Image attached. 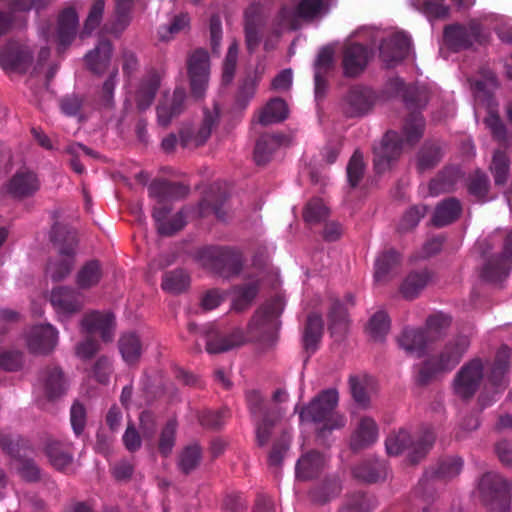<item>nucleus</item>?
Returning a JSON list of instances; mask_svg holds the SVG:
<instances>
[{"label":"nucleus","instance_id":"1","mask_svg":"<svg viewBox=\"0 0 512 512\" xmlns=\"http://www.w3.org/2000/svg\"><path fill=\"white\" fill-rule=\"evenodd\" d=\"M381 39L380 57L387 66H393L411 52V40L403 32H393L387 37L373 27H361L355 30L345 45L343 70L346 76H357L366 67L372 53L371 46Z\"/></svg>","mask_w":512,"mask_h":512},{"label":"nucleus","instance_id":"2","mask_svg":"<svg viewBox=\"0 0 512 512\" xmlns=\"http://www.w3.org/2000/svg\"><path fill=\"white\" fill-rule=\"evenodd\" d=\"M510 351L507 347H501L496 355L494 363L486 372L484 378V366L480 359H473L466 363L456 374L453 380V392L462 399L472 397L485 380V384L497 390L504 389L508 385V367Z\"/></svg>","mask_w":512,"mask_h":512},{"label":"nucleus","instance_id":"3","mask_svg":"<svg viewBox=\"0 0 512 512\" xmlns=\"http://www.w3.org/2000/svg\"><path fill=\"white\" fill-rule=\"evenodd\" d=\"M337 404V391L325 390L300 411V420L302 423H313L318 438L325 439L332 431L346 424L345 417L335 410Z\"/></svg>","mask_w":512,"mask_h":512},{"label":"nucleus","instance_id":"4","mask_svg":"<svg viewBox=\"0 0 512 512\" xmlns=\"http://www.w3.org/2000/svg\"><path fill=\"white\" fill-rule=\"evenodd\" d=\"M424 121L420 115L413 116L404 127V140H399L396 132L385 134L379 145L374 148V165L381 173L390 167L392 161L398 158L404 143L413 144L422 136Z\"/></svg>","mask_w":512,"mask_h":512},{"label":"nucleus","instance_id":"5","mask_svg":"<svg viewBox=\"0 0 512 512\" xmlns=\"http://www.w3.org/2000/svg\"><path fill=\"white\" fill-rule=\"evenodd\" d=\"M450 325V318L442 313L434 314L427 320V329L407 328L398 337V345L407 355L412 357H421L429 342L442 329Z\"/></svg>","mask_w":512,"mask_h":512},{"label":"nucleus","instance_id":"6","mask_svg":"<svg viewBox=\"0 0 512 512\" xmlns=\"http://www.w3.org/2000/svg\"><path fill=\"white\" fill-rule=\"evenodd\" d=\"M470 341L466 336H459L449 342L436 356L429 358L419 370L418 380L426 382L438 373L451 370L467 351Z\"/></svg>","mask_w":512,"mask_h":512},{"label":"nucleus","instance_id":"7","mask_svg":"<svg viewBox=\"0 0 512 512\" xmlns=\"http://www.w3.org/2000/svg\"><path fill=\"white\" fill-rule=\"evenodd\" d=\"M333 5V0H299L293 8H283L279 15V25L283 30L298 27L299 20L316 21L325 17Z\"/></svg>","mask_w":512,"mask_h":512},{"label":"nucleus","instance_id":"8","mask_svg":"<svg viewBox=\"0 0 512 512\" xmlns=\"http://www.w3.org/2000/svg\"><path fill=\"white\" fill-rule=\"evenodd\" d=\"M434 439L433 432L428 431L417 442H411L410 434L406 430H399L387 437L386 452L389 456H399L407 451L410 462L415 463L432 447Z\"/></svg>","mask_w":512,"mask_h":512},{"label":"nucleus","instance_id":"9","mask_svg":"<svg viewBox=\"0 0 512 512\" xmlns=\"http://www.w3.org/2000/svg\"><path fill=\"white\" fill-rule=\"evenodd\" d=\"M49 300L60 321H67L84 307L82 293L69 286L54 287Z\"/></svg>","mask_w":512,"mask_h":512},{"label":"nucleus","instance_id":"10","mask_svg":"<svg viewBox=\"0 0 512 512\" xmlns=\"http://www.w3.org/2000/svg\"><path fill=\"white\" fill-rule=\"evenodd\" d=\"M33 52L31 49L14 39H10L0 47V66L5 71L26 73L31 67Z\"/></svg>","mask_w":512,"mask_h":512},{"label":"nucleus","instance_id":"11","mask_svg":"<svg viewBox=\"0 0 512 512\" xmlns=\"http://www.w3.org/2000/svg\"><path fill=\"white\" fill-rule=\"evenodd\" d=\"M485 38L486 34L476 21L470 22L467 26L451 25L444 31L446 44L454 50L467 48L474 42H482Z\"/></svg>","mask_w":512,"mask_h":512},{"label":"nucleus","instance_id":"12","mask_svg":"<svg viewBox=\"0 0 512 512\" xmlns=\"http://www.w3.org/2000/svg\"><path fill=\"white\" fill-rule=\"evenodd\" d=\"M374 93L364 87H353L343 97L341 110L346 117H362L372 110Z\"/></svg>","mask_w":512,"mask_h":512},{"label":"nucleus","instance_id":"13","mask_svg":"<svg viewBox=\"0 0 512 512\" xmlns=\"http://www.w3.org/2000/svg\"><path fill=\"white\" fill-rule=\"evenodd\" d=\"M283 309L284 304L282 300L276 298L261 308L252 320V326L255 327V329L267 333L270 343L276 340V332L279 328L278 318Z\"/></svg>","mask_w":512,"mask_h":512},{"label":"nucleus","instance_id":"14","mask_svg":"<svg viewBox=\"0 0 512 512\" xmlns=\"http://www.w3.org/2000/svg\"><path fill=\"white\" fill-rule=\"evenodd\" d=\"M80 324L84 332L98 333L104 342H110L113 339L115 316L111 312L91 311L83 316Z\"/></svg>","mask_w":512,"mask_h":512},{"label":"nucleus","instance_id":"15","mask_svg":"<svg viewBox=\"0 0 512 512\" xmlns=\"http://www.w3.org/2000/svg\"><path fill=\"white\" fill-rule=\"evenodd\" d=\"M79 27V16L75 8L68 7L64 9L57 22V50L58 53H63L74 41Z\"/></svg>","mask_w":512,"mask_h":512},{"label":"nucleus","instance_id":"16","mask_svg":"<svg viewBox=\"0 0 512 512\" xmlns=\"http://www.w3.org/2000/svg\"><path fill=\"white\" fill-rule=\"evenodd\" d=\"M58 342V332L50 324L34 326L27 337V345L34 354L50 353Z\"/></svg>","mask_w":512,"mask_h":512},{"label":"nucleus","instance_id":"17","mask_svg":"<svg viewBox=\"0 0 512 512\" xmlns=\"http://www.w3.org/2000/svg\"><path fill=\"white\" fill-rule=\"evenodd\" d=\"M40 189L37 175L30 170L17 171L6 185L9 195L16 199H24L33 196Z\"/></svg>","mask_w":512,"mask_h":512},{"label":"nucleus","instance_id":"18","mask_svg":"<svg viewBox=\"0 0 512 512\" xmlns=\"http://www.w3.org/2000/svg\"><path fill=\"white\" fill-rule=\"evenodd\" d=\"M185 99L186 92L182 87H176L170 97H165L156 108L158 124L164 128L168 127L171 121L184 111Z\"/></svg>","mask_w":512,"mask_h":512},{"label":"nucleus","instance_id":"19","mask_svg":"<svg viewBox=\"0 0 512 512\" xmlns=\"http://www.w3.org/2000/svg\"><path fill=\"white\" fill-rule=\"evenodd\" d=\"M148 194L159 203L179 200L189 194V186L165 179H155L148 186Z\"/></svg>","mask_w":512,"mask_h":512},{"label":"nucleus","instance_id":"20","mask_svg":"<svg viewBox=\"0 0 512 512\" xmlns=\"http://www.w3.org/2000/svg\"><path fill=\"white\" fill-rule=\"evenodd\" d=\"M161 76L155 69H151L140 81L135 94V102L138 110L148 109L160 88Z\"/></svg>","mask_w":512,"mask_h":512},{"label":"nucleus","instance_id":"21","mask_svg":"<svg viewBox=\"0 0 512 512\" xmlns=\"http://www.w3.org/2000/svg\"><path fill=\"white\" fill-rule=\"evenodd\" d=\"M44 453L50 464L62 471L73 462V445L57 439H48L44 445Z\"/></svg>","mask_w":512,"mask_h":512},{"label":"nucleus","instance_id":"22","mask_svg":"<svg viewBox=\"0 0 512 512\" xmlns=\"http://www.w3.org/2000/svg\"><path fill=\"white\" fill-rule=\"evenodd\" d=\"M448 0H409L411 6L431 18H443L448 15ZM458 8H468L474 5L475 0H450Z\"/></svg>","mask_w":512,"mask_h":512},{"label":"nucleus","instance_id":"23","mask_svg":"<svg viewBox=\"0 0 512 512\" xmlns=\"http://www.w3.org/2000/svg\"><path fill=\"white\" fill-rule=\"evenodd\" d=\"M113 52V45L108 39H101L98 45L85 55L88 69L97 75H102L108 68Z\"/></svg>","mask_w":512,"mask_h":512},{"label":"nucleus","instance_id":"24","mask_svg":"<svg viewBox=\"0 0 512 512\" xmlns=\"http://www.w3.org/2000/svg\"><path fill=\"white\" fill-rule=\"evenodd\" d=\"M246 45L252 51L260 42V34L263 24L261 7L258 4L249 6L244 15Z\"/></svg>","mask_w":512,"mask_h":512},{"label":"nucleus","instance_id":"25","mask_svg":"<svg viewBox=\"0 0 512 512\" xmlns=\"http://www.w3.org/2000/svg\"><path fill=\"white\" fill-rule=\"evenodd\" d=\"M209 56L205 50L194 51V101L204 95L209 80Z\"/></svg>","mask_w":512,"mask_h":512},{"label":"nucleus","instance_id":"26","mask_svg":"<svg viewBox=\"0 0 512 512\" xmlns=\"http://www.w3.org/2000/svg\"><path fill=\"white\" fill-rule=\"evenodd\" d=\"M378 438V427L375 421L363 416L360 418L351 437V446L353 449L365 448L373 444Z\"/></svg>","mask_w":512,"mask_h":512},{"label":"nucleus","instance_id":"27","mask_svg":"<svg viewBox=\"0 0 512 512\" xmlns=\"http://www.w3.org/2000/svg\"><path fill=\"white\" fill-rule=\"evenodd\" d=\"M50 239L59 248L60 254L75 256L78 241L74 229L55 223L51 229Z\"/></svg>","mask_w":512,"mask_h":512},{"label":"nucleus","instance_id":"28","mask_svg":"<svg viewBox=\"0 0 512 512\" xmlns=\"http://www.w3.org/2000/svg\"><path fill=\"white\" fill-rule=\"evenodd\" d=\"M478 489L485 499L502 500L509 493V484L499 474L491 472L481 478Z\"/></svg>","mask_w":512,"mask_h":512},{"label":"nucleus","instance_id":"29","mask_svg":"<svg viewBox=\"0 0 512 512\" xmlns=\"http://www.w3.org/2000/svg\"><path fill=\"white\" fill-rule=\"evenodd\" d=\"M44 393L49 400H55L65 394L67 389L63 371L57 367H47L43 372Z\"/></svg>","mask_w":512,"mask_h":512},{"label":"nucleus","instance_id":"30","mask_svg":"<svg viewBox=\"0 0 512 512\" xmlns=\"http://www.w3.org/2000/svg\"><path fill=\"white\" fill-rule=\"evenodd\" d=\"M496 86L497 81L495 75L489 70L483 71L481 79L474 80V82L472 83V88L474 91L476 101V116H478L479 114L480 105L485 104L487 102L488 107H490V95L492 91L496 88Z\"/></svg>","mask_w":512,"mask_h":512},{"label":"nucleus","instance_id":"31","mask_svg":"<svg viewBox=\"0 0 512 512\" xmlns=\"http://www.w3.org/2000/svg\"><path fill=\"white\" fill-rule=\"evenodd\" d=\"M326 457L317 452H311L303 455L296 465V476L302 480H308L316 475L324 468Z\"/></svg>","mask_w":512,"mask_h":512},{"label":"nucleus","instance_id":"32","mask_svg":"<svg viewBox=\"0 0 512 512\" xmlns=\"http://www.w3.org/2000/svg\"><path fill=\"white\" fill-rule=\"evenodd\" d=\"M118 346L125 362L129 364L138 362L142 353V343L135 332L123 333L118 340Z\"/></svg>","mask_w":512,"mask_h":512},{"label":"nucleus","instance_id":"33","mask_svg":"<svg viewBox=\"0 0 512 512\" xmlns=\"http://www.w3.org/2000/svg\"><path fill=\"white\" fill-rule=\"evenodd\" d=\"M190 274L188 271L178 268L164 273L161 287L171 294H180L190 286Z\"/></svg>","mask_w":512,"mask_h":512},{"label":"nucleus","instance_id":"34","mask_svg":"<svg viewBox=\"0 0 512 512\" xmlns=\"http://www.w3.org/2000/svg\"><path fill=\"white\" fill-rule=\"evenodd\" d=\"M398 263L399 255L394 250L381 253L375 261V280L377 282H384L389 279Z\"/></svg>","mask_w":512,"mask_h":512},{"label":"nucleus","instance_id":"35","mask_svg":"<svg viewBox=\"0 0 512 512\" xmlns=\"http://www.w3.org/2000/svg\"><path fill=\"white\" fill-rule=\"evenodd\" d=\"M287 115L286 103L281 99H273L259 112L257 120L262 125H269L284 120Z\"/></svg>","mask_w":512,"mask_h":512},{"label":"nucleus","instance_id":"36","mask_svg":"<svg viewBox=\"0 0 512 512\" xmlns=\"http://www.w3.org/2000/svg\"><path fill=\"white\" fill-rule=\"evenodd\" d=\"M102 278L101 264L97 260H90L78 271L76 283L80 289H89L97 285Z\"/></svg>","mask_w":512,"mask_h":512},{"label":"nucleus","instance_id":"37","mask_svg":"<svg viewBox=\"0 0 512 512\" xmlns=\"http://www.w3.org/2000/svg\"><path fill=\"white\" fill-rule=\"evenodd\" d=\"M75 264V256L59 253L56 260L49 261L47 265V274L52 281L60 282L64 280L72 271Z\"/></svg>","mask_w":512,"mask_h":512},{"label":"nucleus","instance_id":"38","mask_svg":"<svg viewBox=\"0 0 512 512\" xmlns=\"http://www.w3.org/2000/svg\"><path fill=\"white\" fill-rule=\"evenodd\" d=\"M323 322L319 315L311 314L307 319L304 330L303 343L307 351H315L321 339Z\"/></svg>","mask_w":512,"mask_h":512},{"label":"nucleus","instance_id":"39","mask_svg":"<svg viewBox=\"0 0 512 512\" xmlns=\"http://www.w3.org/2000/svg\"><path fill=\"white\" fill-rule=\"evenodd\" d=\"M333 63V50L329 47L320 50L315 62V93L318 96L324 89V74L330 69Z\"/></svg>","mask_w":512,"mask_h":512},{"label":"nucleus","instance_id":"40","mask_svg":"<svg viewBox=\"0 0 512 512\" xmlns=\"http://www.w3.org/2000/svg\"><path fill=\"white\" fill-rule=\"evenodd\" d=\"M460 211V203L457 200H445L436 207L432 221L436 226L447 225L459 216Z\"/></svg>","mask_w":512,"mask_h":512},{"label":"nucleus","instance_id":"41","mask_svg":"<svg viewBox=\"0 0 512 512\" xmlns=\"http://www.w3.org/2000/svg\"><path fill=\"white\" fill-rule=\"evenodd\" d=\"M106 0H93L80 32V38H86L99 27L105 11Z\"/></svg>","mask_w":512,"mask_h":512},{"label":"nucleus","instance_id":"42","mask_svg":"<svg viewBox=\"0 0 512 512\" xmlns=\"http://www.w3.org/2000/svg\"><path fill=\"white\" fill-rule=\"evenodd\" d=\"M177 433V421L169 419L161 429L158 440V451L163 457H168L175 446Z\"/></svg>","mask_w":512,"mask_h":512},{"label":"nucleus","instance_id":"43","mask_svg":"<svg viewBox=\"0 0 512 512\" xmlns=\"http://www.w3.org/2000/svg\"><path fill=\"white\" fill-rule=\"evenodd\" d=\"M367 332L375 341H381L389 332L390 321L384 311L373 314L367 325Z\"/></svg>","mask_w":512,"mask_h":512},{"label":"nucleus","instance_id":"44","mask_svg":"<svg viewBox=\"0 0 512 512\" xmlns=\"http://www.w3.org/2000/svg\"><path fill=\"white\" fill-rule=\"evenodd\" d=\"M246 341L242 332L237 331L229 337H218L207 342V351L209 353H221L228 351Z\"/></svg>","mask_w":512,"mask_h":512},{"label":"nucleus","instance_id":"45","mask_svg":"<svg viewBox=\"0 0 512 512\" xmlns=\"http://www.w3.org/2000/svg\"><path fill=\"white\" fill-rule=\"evenodd\" d=\"M190 24V16L188 13L174 16L172 22L159 30V38L161 41H169L174 35L188 28Z\"/></svg>","mask_w":512,"mask_h":512},{"label":"nucleus","instance_id":"46","mask_svg":"<svg viewBox=\"0 0 512 512\" xmlns=\"http://www.w3.org/2000/svg\"><path fill=\"white\" fill-rule=\"evenodd\" d=\"M388 469L384 465L360 466L354 469L355 477L369 483L384 480L388 476Z\"/></svg>","mask_w":512,"mask_h":512},{"label":"nucleus","instance_id":"47","mask_svg":"<svg viewBox=\"0 0 512 512\" xmlns=\"http://www.w3.org/2000/svg\"><path fill=\"white\" fill-rule=\"evenodd\" d=\"M427 277L423 274L409 275L401 286V293L405 298L412 299L426 286Z\"/></svg>","mask_w":512,"mask_h":512},{"label":"nucleus","instance_id":"48","mask_svg":"<svg viewBox=\"0 0 512 512\" xmlns=\"http://www.w3.org/2000/svg\"><path fill=\"white\" fill-rule=\"evenodd\" d=\"M16 469L20 477L27 482H37L41 479V470L33 459H18Z\"/></svg>","mask_w":512,"mask_h":512},{"label":"nucleus","instance_id":"49","mask_svg":"<svg viewBox=\"0 0 512 512\" xmlns=\"http://www.w3.org/2000/svg\"><path fill=\"white\" fill-rule=\"evenodd\" d=\"M186 223V217L183 215V211L180 210L170 220H166L162 224H159L157 232L161 236L171 237L182 230Z\"/></svg>","mask_w":512,"mask_h":512},{"label":"nucleus","instance_id":"50","mask_svg":"<svg viewBox=\"0 0 512 512\" xmlns=\"http://www.w3.org/2000/svg\"><path fill=\"white\" fill-rule=\"evenodd\" d=\"M328 215V208L321 199L311 200L305 210L304 219L308 223H316L326 218Z\"/></svg>","mask_w":512,"mask_h":512},{"label":"nucleus","instance_id":"51","mask_svg":"<svg viewBox=\"0 0 512 512\" xmlns=\"http://www.w3.org/2000/svg\"><path fill=\"white\" fill-rule=\"evenodd\" d=\"M508 169L509 164L506 155L503 152H495L493 155L491 171L497 185L503 184L506 181Z\"/></svg>","mask_w":512,"mask_h":512},{"label":"nucleus","instance_id":"52","mask_svg":"<svg viewBox=\"0 0 512 512\" xmlns=\"http://www.w3.org/2000/svg\"><path fill=\"white\" fill-rule=\"evenodd\" d=\"M84 96L72 93L60 99L61 111L69 117L77 116L84 104Z\"/></svg>","mask_w":512,"mask_h":512},{"label":"nucleus","instance_id":"53","mask_svg":"<svg viewBox=\"0 0 512 512\" xmlns=\"http://www.w3.org/2000/svg\"><path fill=\"white\" fill-rule=\"evenodd\" d=\"M218 118L216 109L212 111H204L203 124L199 128L196 135H194V145H202L210 136L212 127Z\"/></svg>","mask_w":512,"mask_h":512},{"label":"nucleus","instance_id":"54","mask_svg":"<svg viewBox=\"0 0 512 512\" xmlns=\"http://www.w3.org/2000/svg\"><path fill=\"white\" fill-rule=\"evenodd\" d=\"M239 45L237 42H232L228 48L224 65H223V81L226 83L231 82L234 77L237 59H238Z\"/></svg>","mask_w":512,"mask_h":512},{"label":"nucleus","instance_id":"55","mask_svg":"<svg viewBox=\"0 0 512 512\" xmlns=\"http://www.w3.org/2000/svg\"><path fill=\"white\" fill-rule=\"evenodd\" d=\"M441 158V151L433 145L425 146L418 155L417 165L423 171L433 167Z\"/></svg>","mask_w":512,"mask_h":512},{"label":"nucleus","instance_id":"56","mask_svg":"<svg viewBox=\"0 0 512 512\" xmlns=\"http://www.w3.org/2000/svg\"><path fill=\"white\" fill-rule=\"evenodd\" d=\"M131 19V15L117 14L114 12L113 19L104 25L103 30L119 38L130 25Z\"/></svg>","mask_w":512,"mask_h":512},{"label":"nucleus","instance_id":"57","mask_svg":"<svg viewBox=\"0 0 512 512\" xmlns=\"http://www.w3.org/2000/svg\"><path fill=\"white\" fill-rule=\"evenodd\" d=\"M70 420L73 431L76 435H80L86 425V408L81 402L75 401L71 406Z\"/></svg>","mask_w":512,"mask_h":512},{"label":"nucleus","instance_id":"58","mask_svg":"<svg viewBox=\"0 0 512 512\" xmlns=\"http://www.w3.org/2000/svg\"><path fill=\"white\" fill-rule=\"evenodd\" d=\"M117 74L118 70L114 69L103 83L100 96V104L105 108H111L114 105V90L116 86Z\"/></svg>","mask_w":512,"mask_h":512},{"label":"nucleus","instance_id":"59","mask_svg":"<svg viewBox=\"0 0 512 512\" xmlns=\"http://www.w3.org/2000/svg\"><path fill=\"white\" fill-rule=\"evenodd\" d=\"M23 366V354L19 351H4L0 353V367L9 372L18 371Z\"/></svg>","mask_w":512,"mask_h":512},{"label":"nucleus","instance_id":"60","mask_svg":"<svg viewBox=\"0 0 512 512\" xmlns=\"http://www.w3.org/2000/svg\"><path fill=\"white\" fill-rule=\"evenodd\" d=\"M364 164L360 153L355 152L347 166V177L351 186L357 185L363 175Z\"/></svg>","mask_w":512,"mask_h":512},{"label":"nucleus","instance_id":"61","mask_svg":"<svg viewBox=\"0 0 512 512\" xmlns=\"http://www.w3.org/2000/svg\"><path fill=\"white\" fill-rule=\"evenodd\" d=\"M48 4V0H9L7 6L15 14L27 13L31 10H41Z\"/></svg>","mask_w":512,"mask_h":512},{"label":"nucleus","instance_id":"62","mask_svg":"<svg viewBox=\"0 0 512 512\" xmlns=\"http://www.w3.org/2000/svg\"><path fill=\"white\" fill-rule=\"evenodd\" d=\"M489 181L484 173L476 172L469 183V192L479 200H484Z\"/></svg>","mask_w":512,"mask_h":512},{"label":"nucleus","instance_id":"63","mask_svg":"<svg viewBox=\"0 0 512 512\" xmlns=\"http://www.w3.org/2000/svg\"><path fill=\"white\" fill-rule=\"evenodd\" d=\"M370 379L367 377H351L350 378V386L353 397L356 402L360 405L365 406L368 401V395L366 392V386L368 385Z\"/></svg>","mask_w":512,"mask_h":512},{"label":"nucleus","instance_id":"64","mask_svg":"<svg viewBox=\"0 0 512 512\" xmlns=\"http://www.w3.org/2000/svg\"><path fill=\"white\" fill-rule=\"evenodd\" d=\"M93 372L96 380L101 384H106L112 373V363L107 356H101L94 364Z\"/></svg>","mask_w":512,"mask_h":512}]
</instances>
